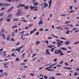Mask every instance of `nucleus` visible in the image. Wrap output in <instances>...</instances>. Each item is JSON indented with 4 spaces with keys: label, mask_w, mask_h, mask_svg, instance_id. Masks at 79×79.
I'll use <instances>...</instances> for the list:
<instances>
[{
    "label": "nucleus",
    "mask_w": 79,
    "mask_h": 79,
    "mask_svg": "<svg viewBox=\"0 0 79 79\" xmlns=\"http://www.w3.org/2000/svg\"><path fill=\"white\" fill-rule=\"evenodd\" d=\"M70 23V21L65 22V24H68V23Z\"/></svg>",
    "instance_id": "30"
},
{
    "label": "nucleus",
    "mask_w": 79,
    "mask_h": 79,
    "mask_svg": "<svg viewBox=\"0 0 79 79\" xmlns=\"http://www.w3.org/2000/svg\"><path fill=\"white\" fill-rule=\"evenodd\" d=\"M4 76H8V74L6 73L5 72L4 73Z\"/></svg>",
    "instance_id": "28"
},
{
    "label": "nucleus",
    "mask_w": 79,
    "mask_h": 79,
    "mask_svg": "<svg viewBox=\"0 0 79 79\" xmlns=\"http://www.w3.org/2000/svg\"><path fill=\"white\" fill-rule=\"evenodd\" d=\"M39 44V41L36 42V45H38Z\"/></svg>",
    "instance_id": "42"
},
{
    "label": "nucleus",
    "mask_w": 79,
    "mask_h": 79,
    "mask_svg": "<svg viewBox=\"0 0 79 79\" xmlns=\"http://www.w3.org/2000/svg\"><path fill=\"white\" fill-rule=\"evenodd\" d=\"M0 73H3V70L0 69Z\"/></svg>",
    "instance_id": "43"
},
{
    "label": "nucleus",
    "mask_w": 79,
    "mask_h": 79,
    "mask_svg": "<svg viewBox=\"0 0 79 79\" xmlns=\"http://www.w3.org/2000/svg\"><path fill=\"white\" fill-rule=\"evenodd\" d=\"M60 16H66V15L65 14H62Z\"/></svg>",
    "instance_id": "54"
},
{
    "label": "nucleus",
    "mask_w": 79,
    "mask_h": 79,
    "mask_svg": "<svg viewBox=\"0 0 79 79\" xmlns=\"http://www.w3.org/2000/svg\"><path fill=\"white\" fill-rule=\"evenodd\" d=\"M21 7V6H20V4L17 7V8H20Z\"/></svg>",
    "instance_id": "55"
},
{
    "label": "nucleus",
    "mask_w": 79,
    "mask_h": 79,
    "mask_svg": "<svg viewBox=\"0 0 79 79\" xmlns=\"http://www.w3.org/2000/svg\"><path fill=\"white\" fill-rule=\"evenodd\" d=\"M52 13H51L50 14V18H51L52 17Z\"/></svg>",
    "instance_id": "62"
},
{
    "label": "nucleus",
    "mask_w": 79,
    "mask_h": 79,
    "mask_svg": "<svg viewBox=\"0 0 79 79\" xmlns=\"http://www.w3.org/2000/svg\"><path fill=\"white\" fill-rule=\"evenodd\" d=\"M34 32V31L33 30H32V31H31V32H30V34H32V33H33Z\"/></svg>",
    "instance_id": "53"
},
{
    "label": "nucleus",
    "mask_w": 79,
    "mask_h": 79,
    "mask_svg": "<svg viewBox=\"0 0 79 79\" xmlns=\"http://www.w3.org/2000/svg\"><path fill=\"white\" fill-rule=\"evenodd\" d=\"M5 10V7H2L0 9V11H2V10Z\"/></svg>",
    "instance_id": "41"
},
{
    "label": "nucleus",
    "mask_w": 79,
    "mask_h": 79,
    "mask_svg": "<svg viewBox=\"0 0 79 79\" xmlns=\"http://www.w3.org/2000/svg\"><path fill=\"white\" fill-rule=\"evenodd\" d=\"M55 65H56V64H52L51 65L49 66L50 67L46 68H45V69H46V70H47V71H49L50 70H50V69H51V68H52V67H52V66H55Z\"/></svg>",
    "instance_id": "1"
},
{
    "label": "nucleus",
    "mask_w": 79,
    "mask_h": 79,
    "mask_svg": "<svg viewBox=\"0 0 79 79\" xmlns=\"http://www.w3.org/2000/svg\"><path fill=\"white\" fill-rule=\"evenodd\" d=\"M60 50H66V48H60Z\"/></svg>",
    "instance_id": "12"
},
{
    "label": "nucleus",
    "mask_w": 79,
    "mask_h": 79,
    "mask_svg": "<svg viewBox=\"0 0 79 79\" xmlns=\"http://www.w3.org/2000/svg\"><path fill=\"white\" fill-rule=\"evenodd\" d=\"M4 5H5V6H10V5L8 3H5L4 4Z\"/></svg>",
    "instance_id": "23"
},
{
    "label": "nucleus",
    "mask_w": 79,
    "mask_h": 79,
    "mask_svg": "<svg viewBox=\"0 0 79 79\" xmlns=\"http://www.w3.org/2000/svg\"><path fill=\"white\" fill-rule=\"evenodd\" d=\"M12 16V14H9L8 16V18H10V16Z\"/></svg>",
    "instance_id": "27"
},
{
    "label": "nucleus",
    "mask_w": 79,
    "mask_h": 79,
    "mask_svg": "<svg viewBox=\"0 0 79 79\" xmlns=\"http://www.w3.org/2000/svg\"><path fill=\"white\" fill-rule=\"evenodd\" d=\"M52 1L50 0L48 2V3H49V7H48V8L49 9H50V6H51V5H52Z\"/></svg>",
    "instance_id": "4"
},
{
    "label": "nucleus",
    "mask_w": 79,
    "mask_h": 79,
    "mask_svg": "<svg viewBox=\"0 0 79 79\" xmlns=\"http://www.w3.org/2000/svg\"><path fill=\"white\" fill-rule=\"evenodd\" d=\"M69 30H68L66 32V34H69Z\"/></svg>",
    "instance_id": "26"
},
{
    "label": "nucleus",
    "mask_w": 79,
    "mask_h": 79,
    "mask_svg": "<svg viewBox=\"0 0 79 79\" xmlns=\"http://www.w3.org/2000/svg\"><path fill=\"white\" fill-rule=\"evenodd\" d=\"M60 52H61V51L60 49H59L57 50V49H56L54 53L56 54H58V53H60Z\"/></svg>",
    "instance_id": "2"
},
{
    "label": "nucleus",
    "mask_w": 79,
    "mask_h": 79,
    "mask_svg": "<svg viewBox=\"0 0 79 79\" xmlns=\"http://www.w3.org/2000/svg\"><path fill=\"white\" fill-rule=\"evenodd\" d=\"M17 12H19V13H21L22 12V9H19L18 10H17Z\"/></svg>",
    "instance_id": "8"
},
{
    "label": "nucleus",
    "mask_w": 79,
    "mask_h": 79,
    "mask_svg": "<svg viewBox=\"0 0 79 79\" xmlns=\"http://www.w3.org/2000/svg\"><path fill=\"white\" fill-rule=\"evenodd\" d=\"M15 51H17V52H20V51H21V49H19V48H17V49H15Z\"/></svg>",
    "instance_id": "9"
},
{
    "label": "nucleus",
    "mask_w": 79,
    "mask_h": 79,
    "mask_svg": "<svg viewBox=\"0 0 79 79\" xmlns=\"http://www.w3.org/2000/svg\"><path fill=\"white\" fill-rule=\"evenodd\" d=\"M26 64L25 63H22V64H21V65L22 66H24V65H25Z\"/></svg>",
    "instance_id": "35"
},
{
    "label": "nucleus",
    "mask_w": 79,
    "mask_h": 79,
    "mask_svg": "<svg viewBox=\"0 0 79 79\" xmlns=\"http://www.w3.org/2000/svg\"><path fill=\"white\" fill-rule=\"evenodd\" d=\"M70 42L69 41H67L66 42H65V43H64V44L65 45H69V43H70Z\"/></svg>",
    "instance_id": "6"
},
{
    "label": "nucleus",
    "mask_w": 79,
    "mask_h": 79,
    "mask_svg": "<svg viewBox=\"0 0 79 79\" xmlns=\"http://www.w3.org/2000/svg\"><path fill=\"white\" fill-rule=\"evenodd\" d=\"M67 69H70V70H71L72 68H69V67H68L67 68Z\"/></svg>",
    "instance_id": "51"
},
{
    "label": "nucleus",
    "mask_w": 79,
    "mask_h": 79,
    "mask_svg": "<svg viewBox=\"0 0 79 79\" xmlns=\"http://www.w3.org/2000/svg\"><path fill=\"white\" fill-rule=\"evenodd\" d=\"M77 30V28H74L73 29V31H75V30Z\"/></svg>",
    "instance_id": "58"
},
{
    "label": "nucleus",
    "mask_w": 79,
    "mask_h": 79,
    "mask_svg": "<svg viewBox=\"0 0 79 79\" xmlns=\"http://www.w3.org/2000/svg\"><path fill=\"white\" fill-rule=\"evenodd\" d=\"M4 68H9V67H8V66H4Z\"/></svg>",
    "instance_id": "48"
},
{
    "label": "nucleus",
    "mask_w": 79,
    "mask_h": 79,
    "mask_svg": "<svg viewBox=\"0 0 79 79\" xmlns=\"http://www.w3.org/2000/svg\"><path fill=\"white\" fill-rule=\"evenodd\" d=\"M37 59V57H35V58H34V59H33L32 60V61H35V59Z\"/></svg>",
    "instance_id": "39"
},
{
    "label": "nucleus",
    "mask_w": 79,
    "mask_h": 79,
    "mask_svg": "<svg viewBox=\"0 0 79 79\" xmlns=\"http://www.w3.org/2000/svg\"><path fill=\"white\" fill-rule=\"evenodd\" d=\"M19 20V19L17 18H15V19H13V21H18Z\"/></svg>",
    "instance_id": "17"
},
{
    "label": "nucleus",
    "mask_w": 79,
    "mask_h": 79,
    "mask_svg": "<svg viewBox=\"0 0 79 79\" xmlns=\"http://www.w3.org/2000/svg\"><path fill=\"white\" fill-rule=\"evenodd\" d=\"M34 5L35 6H37V5H38V2H35L33 3Z\"/></svg>",
    "instance_id": "11"
},
{
    "label": "nucleus",
    "mask_w": 79,
    "mask_h": 79,
    "mask_svg": "<svg viewBox=\"0 0 79 79\" xmlns=\"http://www.w3.org/2000/svg\"><path fill=\"white\" fill-rule=\"evenodd\" d=\"M49 71H55V69H50V70H49Z\"/></svg>",
    "instance_id": "31"
},
{
    "label": "nucleus",
    "mask_w": 79,
    "mask_h": 79,
    "mask_svg": "<svg viewBox=\"0 0 79 79\" xmlns=\"http://www.w3.org/2000/svg\"><path fill=\"white\" fill-rule=\"evenodd\" d=\"M20 7H23V6H25V5H24V4H20Z\"/></svg>",
    "instance_id": "22"
},
{
    "label": "nucleus",
    "mask_w": 79,
    "mask_h": 79,
    "mask_svg": "<svg viewBox=\"0 0 79 79\" xmlns=\"http://www.w3.org/2000/svg\"><path fill=\"white\" fill-rule=\"evenodd\" d=\"M11 40H12V41H15V40H14V39H13V38H11Z\"/></svg>",
    "instance_id": "63"
},
{
    "label": "nucleus",
    "mask_w": 79,
    "mask_h": 79,
    "mask_svg": "<svg viewBox=\"0 0 79 79\" xmlns=\"http://www.w3.org/2000/svg\"><path fill=\"white\" fill-rule=\"evenodd\" d=\"M67 26H70V27H72L73 26V25L72 24H71L69 25H67Z\"/></svg>",
    "instance_id": "20"
},
{
    "label": "nucleus",
    "mask_w": 79,
    "mask_h": 79,
    "mask_svg": "<svg viewBox=\"0 0 79 79\" xmlns=\"http://www.w3.org/2000/svg\"><path fill=\"white\" fill-rule=\"evenodd\" d=\"M60 55H61V56H63V55L64 54L62 52V51H61V52H60Z\"/></svg>",
    "instance_id": "25"
},
{
    "label": "nucleus",
    "mask_w": 79,
    "mask_h": 79,
    "mask_svg": "<svg viewBox=\"0 0 79 79\" xmlns=\"http://www.w3.org/2000/svg\"><path fill=\"white\" fill-rule=\"evenodd\" d=\"M44 6H43V7L45 8L46 7H48V4L47 3V2H44Z\"/></svg>",
    "instance_id": "3"
},
{
    "label": "nucleus",
    "mask_w": 79,
    "mask_h": 79,
    "mask_svg": "<svg viewBox=\"0 0 79 79\" xmlns=\"http://www.w3.org/2000/svg\"><path fill=\"white\" fill-rule=\"evenodd\" d=\"M79 41H77V42H76V43H74V45H75L76 44H79Z\"/></svg>",
    "instance_id": "38"
},
{
    "label": "nucleus",
    "mask_w": 79,
    "mask_h": 79,
    "mask_svg": "<svg viewBox=\"0 0 79 79\" xmlns=\"http://www.w3.org/2000/svg\"><path fill=\"white\" fill-rule=\"evenodd\" d=\"M64 64H65V65H66V66H68L69 65V64L66 62L64 63Z\"/></svg>",
    "instance_id": "33"
},
{
    "label": "nucleus",
    "mask_w": 79,
    "mask_h": 79,
    "mask_svg": "<svg viewBox=\"0 0 79 79\" xmlns=\"http://www.w3.org/2000/svg\"><path fill=\"white\" fill-rule=\"evenodd\" d=\"M63 63V61H61L60 62V64H62Z\"/></svg>",
    "instance_id": "59"
},
{
    "label": "nucleus",
    "mask_w": 79,
    "mask_h": 79,
    "mask_svg": "<svg viewBox=\"0 0 79 79\" xmlns=\"http://www.w3.org/2000/svg\"><path fill=\"white\" fill-rule=\"evenodd\" d=\"M39 31H41V32H42V31H44V29L43 28L40 29Z\"/></svg>",
    "instance_id": "18"
},
{
    "label": "nucleus",
    "mask_w": 79,
    "mask_h": 79,
    "mask_svg": "<svg viewBox=\"0 0 79 79\" xmlns=\"http://www.w3.org/2000/svg\"><path fill=\"white\" fill-rule=\"evenodd\" d=\"M73 12H74V10H71L70 11L69 13H73Z\"/></svg>",
    "instance_id": "40"
},
{
    "label": "nucleus",
    "mask_w": 79,
    "mask_h": 79,
    "mask_svg": "<svg viewBox=\"0 0 79 79\" xmlns=\"http://www.w3.org/2000/svg\"><path fill=\"white\" fill-rule=\"evenodd\" d=\"M23 22H27V20H23Z\"/></svg>",
    "instance_id": "56"
},
{
    "label": "nucleus",
    "mask_w": 79,
    "mask_h": 79,
    "mask_svg": "<svg viewBox=\"0 0 79 79\" xmlns=\"http://www.w3.org/2000/svg\"><path fill=\"white\" fill-rule=\"evenodd\" d=\"M6 21H7L8 22H10V19H6Z\"/></svg>",
    "instance_id": "32"
},
{
    "label": "nucleus",
    "mask_w": 79,
    "mask_h": 79,
    "mask_svg": "<svg viewBox=\"0 0 79 79\" xmlns=\"http://www.w3.org/2000/svg\"><path fill=\"white\" fill-rule=\"evenodd\" d=\"M27 35H29V34H25L24 35V37H25V36H27Z\"/></svg>",
    "instance_id": "34"
},
{
    "label": "nucleus",
    "mask_w": 79,
    "mask_h": 79,
    "mask_svg": "<svg viewBox=\"0 0 79 79\" xmlns=\"http://www.w3.org/2000/svg\"><path fill=\"white\" fill-rule=\"evenodd\" d=\"M73 6H71L69 7L70 10H72L73 9Z\"/></svg>",
    "instance_id": "37"
},
{
    "label": "nucleus",
    "mask_w": 79,
    "mask_h": 79,
    "mask_svg": "<svg viewBox=\"0 0 79 79\" xmlns=\"http://www.w3.org/2000/svg\"><path fill=\"white\" fill-rule=\"evenodd\" d=\"M4 15V12H2L0 13V16H3Z\"/></svg>",
    "instance_id": "14"
},
{
    "label": "nucleus",
    "mask_w": 79,
    "mask_h": 79,
    "mask_svg": "<svg viewBox=\"0 0 79 79\" xmlns=\"http://www.w3.org/2000/svg\"><path fill=\"white\" fill-rule=\"evenodd\" d=\"M20 44V42H19L18 43H17L16 44V45H19V44Z\"/></svg>",
    "instance_id": "52"
},
{
    "label": "nucleus",
    "mask_w": 79,
    "mask_h": 79,
    "mask_svg": "<svg viewBox=\"0 0 79 79\" xmlns=\"http://www.w3.org/2000/svg\"><path fill=\"white\" fill-rule=\"evenodd\" d=\"M46 55H47V54H48V55H49V54H50V52H47L46 53Z\"/></svg>",
    "instance_id": "61"
},
{
    "label": "nucleus",
    "mask_w": 79,
    "mask_h": 79,
    "mask_svg": "<svg viewBox=\"0 0 79 79\" xmlns=\"http://www.w3.org/2000/svg\"><path fill=\"white\" fill-rule=\"evenodd\" d=\"M10 35H9L8 36H7V39H6L7 40H8L10 39Z\"/></svg>",
    "instance_id": "21"
},
{
    "label": "nucleus",
    "mask_w": 79,
    "mask_h": 79,
    "mask_svg": "<svg viewBox=\"0 0 79 79\" xmlns=\"http://www.w3.org/2000/svg\"><path fill=\"white\" fill-rule=\"evenodd\" d=\"M19 60V58H16V61H18Z\"/></svg>",
    "instance_id": "44"
},
{
    "label": "nucleus",
    "mask_w": 79,
    "mask_h": 79,
    "mask_svg": "<svg viewBox=\"0 0 79 79\" xmlns=\"http://www.w3.org/2000/svg\"><path fill=\"white\" fill-rule=\"evenodd\" d=\"M48 47H49V48H52V45H50V46H48Z\"/></svg>",
    "instance_id": "60"
},
{
    "label": "nucleus",
    "mask_w": 79,
    "mask_h": 79,
    "mask_svg": "<svg viewBox=\"0 0 79 79\" xmlns=\"http://www.w3.org/2000/svg\"><path fill=\"white\" fill-rule=\"evenodd\" d=\"M78 73L77 72H75L74 73V75L75 76H77Z\"/></svg>",
    "instance_id": "16"
},
{
    "label": "nucleus",
    "mask_w": 79,
    "mask_h": 79,
    "mask_svg": "<svg viewBox=\"0 0 79 79\" xmlns=\"http://www.w3.org/2000/svg\"><path fill=\"white\" fill-rule=\"evenodd\" d=\"M51 52H54V48H51Z\"/></svg>",
    "instance_id": "24"
},
{
    "label": "nucleus",
    "mask_w": 79,
    "mask_h": 79,
    "mask_svg": "<svg viewBox=\"0 0 79 79\" xmlns=\"http://www.w3.org/2000/svg\"><path fill=\"white\" fill-rule=\"evenodd\" d=\"M3 18L2 17L0 19V22H1L2 21V20H3Z\"/></svg>",
    "instance_id": "46"
},
{
    "label": "nucleus",
    "mask_w": 79,
    "mask_h": 79,
    "mask_svg": "<svg viewBox=\"0 0 79 79\" xmlns=\"http://www.w3.org/2000/svg\"><path fill=\"white\" fill-rule=\"evenodd\" d=\"M49 79H55V77H51L49 78Z\"/></svg>",
    "instance_id": "29"
},
{
    "label": "nucleus",
    "mask_w": 79,
    "mask_h": 79,
    "mask_svg": "<svg viewBox=\"0 0 79 79\" xmlns=\"http://www.w3.org/2000/svg\"><path fill=\"white\" fill-rule=\"evenodd\" d=\"M44 78H45V79H47V78H48V77H47V76H44Z\"/></svg>",
    "instance_id": "50"
},
{
    "label": "nucleus",
    "mask_w": 79,
    "mask_h": 79,
    "mask_svg": "<svg viewBox=\"0 0 79 79\" xmlns=\"http://www.w3.org/2000/svg\"><path fill=\"white\" fill-rule=\"evenodd\" d=\"M29 7L28 6H26L24 7V8L25 10H28Z\"/></svg>",
    "instance_id": "7"
},
{
    "label": "nucleus",
    "mask_w": 79,
    "mask_h": 79,
    "mask_svg": "<svg viewBox=\"0 0 79 79\" xmlns=\"http://www.w3.org/2000/svg\"><path fill=\"white\" fill-rule=\"evenodd\" d=\"M2 36L3 39H4V40H5V35L3 33L2 34Z\"/></svg>",
    "instance_id": "10"
},
{
    "label": "nucleus",
    "mask_w": 79,
    "mask_h": 79,
    "mask_svg": "<svg viewBox=\"0 0 79 79\" xmlns=\"http://www.w3.org/2000/svg\"><path fill=\"white\" fill-rule=\"evenodd\" d=\"M48 39H52V37H49L48 38Z\"/></svg>",
    "instance_id": "57"
},
{
    "label": "nucleus",
    "mask_w": 79,
    "mask_h": 79,
    "mask_svg": "<svg viewBox=\"0 0 79 79\" xmlns=\"http://www.w3.org/2000/svg\"><path fill=\"white\" fill-rule=\"evenodd\" d=\"M60 39H64V40H66V38H64L63 37H60Z\"/></svg>",
    "instance_id": "49"
},
{
    "label": "nucleus",
    "mask_w": 79,
    "mask_h": 79,
    "mask_svg": "<svg viewBox=\"0 0 79 79\" xmlns=\"http://www.w3.org/2000/svg\"><path fill=\"white\" fill-rule=\"evenodd\" d=\"M56 76H58V75H61V74L60 73H56Z\"/></svg>",
    "instance_id": "47"
},
{
    "label": "nucleus",
    "mask_w": 79,
    "mask_h": 79,
    "mask_svg": "<svg viewBox=\"0 0 79 79\" xmlns=\"http://www.w3.org/2000/svg\"><path fill=\"white\" fill-rule=\"evenodd\" d=\"M35 8V7L34 6H30V9H31V10H32L33 9V8Z\"/></svg>",
    "instance_id": "15"
},
{
    "label": "nucleus",
    "mask_w": 79,
    "mask_h": 79,
    "mask_svg": "<svg viewBox=\"0 0 79 79\" xmlns=\"http://www.w3.org/2000/svg\"><path fill=\"white\" fill-rule=\"evenodd\" d=\"M79 30H76L75 31V32L76 33L77 32H79Z\"/></svg>",
    "instance_id": "64"
},
{
    "label": "nucleus",
    "mask_w": 79,
    "mask_h": 79,
    "mask_svg": "<svg viewBox=\"0 0 79 79\" xmlns=\"http://www.w3.org/2000/svg\"><path fill=\"white\" fill-rule=\"evenodd\" d=\"M25 56V52H24L22 55V56L23 58H24V56Z\"/></svg>",
    "instance_id": "19"
},
{
    "label": "nucleus",
    "mask_w": 79,
    "mask_h": 79,
    "mask_svg": "<svg viewBox=\"0 0 79 79\" xmlns=\"http://www.w3.org/2000/svg\"><path fill=\"white\" fill-rule=\"evenodd\" d=\"M41 19V18L40 19V21L38 23L39 25H40V24H43V20Z\"/></svg>",
    "instance_id": "5"
},
{
    "label": "nucleus",
    "mask_w": 79,
    "mask_h": 79,
    "mask_svg": "<svg viewBox=\"0 0 79 79\" xmlns=\"http://www.w3.org/2000/svg\"><path fill=\"white\" fill-rule=\"evenodd\" d=\"M57 45H62V44H60V43L59 42H58L57 43Z\"/></svg>",
    "instance_id": "45"
},
{
    "label": "nucleus",
    "mask_w": 79,
    "mask_h": 79,
    "mask_svg": "<svg viewBox=\"0 0 79 79\" xmlns=\"http://www.w3.org/2000/svg\"><path fill=\"white\" fill-rule=\"evenodd\" d=\"M17 27V25H15V26H12V28L13 29V28H15V27Z\"/></svg>",
    "instance_id": "36"
},
{
    "label": "nucleus",
    "mask_w": 79,
    "mask_h": 79,
    "mask_svg": "<svg viewBox=\"0 0 79 79\" xmlns=\"http://www.w3.org/2000/svg\"><path fill=\"white\" fill-rule=\"evenodd\" d=\"M21 15V12H18V13L16 14V15L17 16H19V15Z\"/></svg>",
    "instance_id": "13"
}]
</instances>
